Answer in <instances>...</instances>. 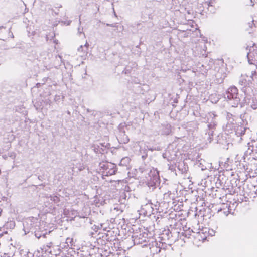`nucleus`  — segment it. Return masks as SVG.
I'll use <instances>...</instances> for the list:
<instances>
[{"label":"nucleus","instance_id":"4","mask_svg":"<svg viewBox=\"0 0 257 257\" xmlns=\"http://www.w3.org/2000/svg\"><path fill=\"white\" fill-rule=\"evenodd\" d=\"M88 47V43L86 42L84 46L81 45L78 48V54L83 59H85L87 55Z\"/></svg>","mask_w":257,"mask_h":257},{"label":"nucleus","instance_id":"2","mask_svg":"<svg viewBox=\"0 0 257 257\" xmlns=\"http://www.w3.org/2000/svg\"><path fill=\"white\" fill-rule=\"evenodd\" d=\"M99 166L103 170V173L106 176L114 175L117 171L116 165L111 162H102L100 163Z\"/></svg>","mask_w":257,"mask_h":257},{"label":"nucleus","instance_id":"8","mask_svg":"<svg viewBox=\"0 0 257 257\" xmlns=\"http://www.w3.org/2000/svg\"><path fill=\"white\" fill-rule=\"evenodd\" d=\"M73 238L68 237L66 239L65 243L67 244V247L72 246L73 243Z\"/></svg>","mask_w":257,"mask_h":257},{"label":"nucleus","instance_id":"9","mask_svg":"<svg viewBox=\"0 0 257 257\" xmlns=\"http://www.w3.org/2000/svg\"><path fill=\"white\" fill-rule=\"evenodd\" d=\"M51 200L55 203H58L60 201V198L57 196H54L51 197Z\"/></svg>","mask_w":257,"mask_h":257},{"label":"nucleus","instance_id":"11","mask_svg":"<svg viewBox=\"0 0 257 257\" xmlns=\"http://www.w3.org/2000/svg\"><path fill=\"white\" fill-rule=\"evenodd\" d=\"M145 206H146V207H150L152 208V207H151V204H147L145 205Z\"/></svg>","mask_w":257,"mask_h":257},{"label":"nucleus","instance_id":"10","mask_svg":"<svg viewBox=\"0 0 257 257\" xmlns=\"http://www.w3.org/2000/svg\"><path fill=\"white\" fill-rule=\"evenodd\" d=\"M213 2H205L203 3V6L208 8L209 6H212Z\"/></svg>","mask_w":257,"mask_h":257},{"label":"nucleus","instance_id":"13","mask_svg":"<svg viewBox=\"0 0 257 257\" xmlns=\"http://www.w3.org/2000/svg\"><path fill=\"white\" fill-rule=\"evenodd\" d=\"M124 160H125V159H123L121 160V162L123 161Z\"/></svg>","mask_w":257,"mask_h":257},{"label":"nucleus","instance_id":"1","mask_svg":"<svg viewBox=\"0 0 257 257\" xmlns=\"http://www.w3.org/2000/svg\"><path fill=\"white\" fill-rule=\"evenodd\" d=\"M227 97L230 101L233 100V102H230L233 107H236L240 102L238 97V89L235 87H230L227 92Z\"/></svg>","mask_w":257,"mask_h":257},{"label":"nucleus","instance_id":"12","mask_svg":"<svg viewBox=\"0 0 257 257\" xmlns=\"http://www.w3.org/2000/svg\"><path fill=\"white\" fill-rule=\"evenodd\" d=\"M208 127H209V128H212V125H211V124H209V125H208Z\"/></svg>","mask_w":257,"mask_h":257},{"label":"nucleus","instance_id":"7","mask_svg":"<svg viewBox=\"0 0 257 257\" xmlns=\"http://www.w3.org/2000/svg\"><path fill=\"white\" fill-rule=\"evenodd\" d=\"M250 78L252 81L257 83V72L256 71H252Z\"/></svg>","mask_w":257,"mask_h":257},{"label":"nucleus","instance_id":"5","mask_svg":"<svg viewBox=\"0 0 257 257\" xmlns=\"http://www.w3.org/2000/svg\"><path fill=\"white\" fill-rule=\"evenodd\" d=\"M248 62L250 64H253L257 66V54L255 55L250 52L247 55Z\"/></svg>","mask_w":257,"mask_h":257},{"label":"nucleus","instance_id":"6","mask_svg":"<svg viewBox=\"0 0 257 257\" xmlns=\"http://www.w3.org/2000/svg\"><path fill=\"white\" fill-rule=\"evenodd\" d=\"M119 140L122 143L124 144L127 143L130 141L128 137L124 133L121 135V136L119 137Z\"/></svg>","mask_w":257,"mask_h":257},{"label":"nucleus","instance_id":"3","mask_svg":"<svg viewBox=\"0 0 257 257\" xmlns=\"http://www.w3.org/2000/svg\"><path fill=\"white\" fill-rule=\"evenodd\" d=\"M148 234L146 232H143L139 234L134 233L133 236V241L135 244H141L146 242L148 240Z\"/></svg>","mask_w":257,"mask_h":257}]
</instances>
